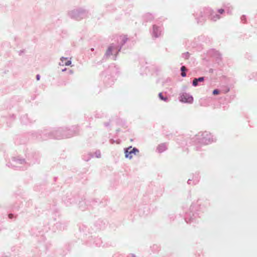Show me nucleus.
Returning <instances> with one entry per match:
<instances>
[{
	"instance_id": "14",
	"label": "nucleus",
	"mask_w": 257,
	"mask_h": 257,
	"mask_svg": "<svg viewBox=\"0 0 257 257\" xmlns=\"http://www.w3.org/2000/svg\"><path fill=\"white\" fill-rule=\"evenodd\" d=\"M220 19V17L218 16H216V18H213V19L214 21L216 20L217 19Z\"/></svg>"
},
{
	"instance_id": "15",
	"label": "nucleus",
	"mask_w": 257,
	"mask_h": 257,
	"mask_svg": "<svg viewBox=\"0 0 257 257\" xmlns=\"http://www.w3.org/2000/svg\"><path fill=\"white\" fill-rule=\"evenodd\" d=\"M37 79L39 80L40 79V76L39 75H37Z\"/></svg>"
},
{
	"instance_id": "9",
	"label": "nucleus",
	"mask_w": 257,
	"mask_h": 257,
	"mask_svg": "<svg viewBox=\"0 0 257 257\" xmlns=\"http://www.w3.org/2000/svg\"><path fill=\"white\" fill-rule=\"evenodd\" d=\"M218 13L222 14L224 13V10L223 9H220L218 11Z\"/></svg>"
},
{
	"instance_id": "12",
	"label": "nucleus",
	"mask_w": 257,
	"mask_h": 257,
	"mask_svg": "<svg viewBox=\"0 0 257 257\" xmlns=\"http://www.w3.org/2000/svg\"><path fill=\"white\" fill-rule=\"evenodd\" d=\"M154 32L155 33L156 31L158 30V28L157 27L154 26Z\"/></svg>"
},
{
	"instance_id": "2",
	"label": "nucleus",
	"mask_w": 257,
	"mask_h": 257,
	"mask_svg": "<svg viewBox=\"0 0 257 257\" xmlns=\"http://www.w3.org/2000/svg\"><path fill=\"white\" fill-rule=\"evenodd\" d=\"M180 101L184 103H191L193 101V98L192 96L187 94H184L181 95L180 98Z\"/></svg>"
},
{
	"instance_id": "10",
	"label": "nucleus",
	"mask_w": 257,
	"mask_h": 257,
	"mask_svg": "<svg viewBox=\"0 0 257 257\" xmlns=\"http://www.w3.org/2000/svg\"><path fill=\"white\" fill-rule=\"evenodd\" d=\"M181 70L182 72H183L186 70V68L185 66H182V67L181 68Z\"/></svg>"
},
{
	"instance_id": "8",
	"label": "nucleus",
	"mask_w": 257,
	"mask_h": 257,
	"mask_svg": "<svg viewBox=\"0 0 257 257\" xmlns=\"http://www.w3.org/2000/svg\"><path fill=\"white\" fill-rule=\"evenodd\" d=\"M197 81H200V82H202V81H203L204 80V77H199V78L197 79Z\"/></svg>"
},
{
	"instance_id": "1",
	"label": "nucleus",
	"mask_w": 257,
	"mask_h": 257,
	"mask_svg": "<svg viewBox=\"0 0 257 257\" xmlns=\"http://www.w3.org/2000/svg\"><path fill=\"white\" fill-rule=\"evenodd\" d=\"M139 151L136 148H132L131 147L128 148L125 151V156L126 158L132 159L133 157L136 155Z\"/></svg>"
},
{
	"instance_id": "7",
	"label": "nucleus",
	"mask_w": 257,
	"mask_h": 257,
	"mask_svg": "<svg viewBox=\"0 0 257 257\" xmlns=\"http://www.w3.org/2000/svg\"><path fill=\"white\" fill-rule=\"evenodd\" d=\"M219 93V91L217 89H215L213 91V94L214 95H217V94H218Z\"/></svg>"
},
{
	"instance_id": "5",
	"label": "nucleus",
	"mask_w": 257,
	"mask_h": 257,
	"mask_svg": "<svg viewBox=\"0 0 257 257\" xmlns=\"http://www.w3.org/2000/svg\"><path fill=\"white\" fill-rule=\"evenodd\" d=\"M159 97L162 100L167 101V97H164L163 96L162 93H160L159 94Z\"/></svg>"
},
{
	"instance_id": "13",
	"label": "nucleus",
	"mask_w": 257,
	"mask_h": 257,
	"mask_svg": "<svg viewBox=\"0 0 257 257\" xmlns=\"http://www.w3.org/2000/svg\"><path fill=\"white\" fill-rule=\"evenodd\" d=\"M9 217L10 218H11V219L13 217V214H9Z\"/></svg>"
},
{
	"instance_id": "4",
	"label": "nucleus",
	"mask_w": 257,
	"mask_h": 257,
	"mask_svg": "<svg viewBox=\"0 0 257 257\" xmlns=\"http://www.w3.org/2000/svg\"><path fill=\"white\" fill-rule=\"evenodd\" d=\"M113 49V47L111 46H110L108 48L106 52V54L107 55H110L111 54L112 50Z\"/></svg>"
},
{
	"instance_id": "6",
	"label": "nucleus",
	"mask_w": 257,
	"mask_h": 257,
	"mask_svg": "<svg viewBox=\"0 0 257 257\" xmlns=\"http://www.w3.org/2000/svg\"><path fill=\"white\" fill-rule=\"evenodd\" d=\"M197 84H198V81H197V78H195L193 81V86H196L197 85Z\"/></svg>"
},
{
	"instance_id": "3",
	"label": "nucleus",
	"mask_w": 257,
	"mask_h": 257,
	"mask_svg": "<svg viewBox=\"0 0 257 257\" xmlns=\"http://www.w3.org/2000/svg\"><path fill=\"white\" fill-rule=\"evenodd\" d=\"M62 63H63V65H65L66 66L70 65L71 63V62L70 60H68L66 58H62L61 59Z\"/></svg>"
},
{
	"instance_id": "11",
	"label": "nucleus",
	"mask_w": 257,
	"mask_h": 257,
	"mask_svg": "<svg viewBox=\"0 0 257 257\" xmlns=\"http://www.w3.org/2000/svg\"><path fill=\"white\" fill-rule=\"evenodd\" d=\"M181 76H183V77H185L186 76V73L185 72V71H183V72H182L181 73Z\"/></svg>"
}]
</instances>
